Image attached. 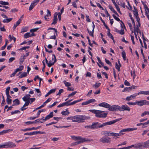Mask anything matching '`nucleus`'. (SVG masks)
<instances>
[{
  "label": "nucleus",
  "instance_id": "1",
  "mask_svg": "<svg viewBox=\"0 0 149 149\" xmlns=\"http://www.w3.org/2000/svg\"><path fill=\"white\" fill-rule=\"evenodd\" d=\"M122 118H120L111 121L109 122L103 123L102 124H101L98 122H93L92 123V126L93 129H98L102 128L104 126L111 125L115 123L117 121L120 120Z\"/></svg>",
  "mask_w": 149,
  "mask_h": 149
},
{
  "label": "nucleus",
  "instance_id": "2",
  "mask_svg": "<svg viewBox=\"0 0 149 149\" xmlns=\"http://www.w3.org/2000/svg\"><path fill=\"white\" fill-rule=\"evenodd\" d=\"M90 118V117L87 116L83 115H77L74 116V120H72V122L78 123H83L84 122L85 120Z\"/></svg>",
  "mask_w": 149,
  "mask_h": 149
},
{
  "label": "nucleus",
  "instance_id": "3",
  "mask_svg": "<svg viewBox=\"0 0 149 149\" xmlns=\"http://www.w3.org/2000/svg\"><path fill=\"white\" fill-rule=\"evenodd\" d=\"M89 111L95 114V116L98 118H105L107 117L108 114L107 113H102L104 112V111L95 109L90 110Z\"/></svg>",
  "mask_w": 149,
  "mask_h": 149
},
{
  "label": "nucleus",
  "instance_id": "4",
  "mask_svg": "<svg viewBox=\"0 0 149 149\" xmlns=\"http://www.w3.org/2000/svg\"><path fill=\"white\" fill-rule=\"evenodd\" d=\"M149 147L147 141L143 143H139L135 144L136 149L147 148Z\"/></svg>",
  "mask_w": 149,
  "mask_h": 149
},
{
  "label": "nucleus",
  "instance_id": "5",
  "mask_svg": "<svg viewBox=\"0 0 149 149\" xmlns=\"http://www.w3.org/2000/svg\"><path fill=\"white\" fill-rule=\"evenodd\" d=\"M2 148H11L16 146L15 144L11 141H8L2 145Z\"/></svg>",
  "mask_w": 149,
  "mask_h": 149
},
{
  "label": "nucleus",
  "instance_id": "6",
  "mask_svg": "<svg viewBox=\"0 0 149 149\" xmlns=\"http://www.w3.org/2000/svg\"><path fill=\"white\" fill-rule=\"evenodd\" d=\"M120 107L117 105H114L111 106L108 110L111 111H120Z\"/></svg>",
  "mask_w": 149,
  "mask_h": 149
},
{
  "label": "nucleus",
  "instance_id": "7",
  "mask_svg": "<svg viewBox=\"0 0 149 149\" xmlns=\"http://www.w3.org/2000/svg\"><path fill=\"white\" fill-rule=\"evenodd\" d=\"M100 141L103 143H110L111 140L109 137L104 136L100 139Z\"/></svg>",
  "mask_w": 149,
  "mask_h": 149
},
{
  "label": "nucleus",
  "instance_id": "8",
  "mask_svg": "<svg viewBox=\"0 0 149 149\" xmlns=\"http://www.w3.org/2000/svg\"><path fill=\"white\" fill-rule=\"evenodd\" d=\"M145 105H149V102L145 100H143L139 101L137 100V105L142 106Z\"/></svg>",
  "mask_w": 149,
  "mask_h": 149
},
{
  "label": "nucleus",
  "instance_id": "9",
  "mask_svg": "<svg viewBox=\"0 0 149 149\" xmlns=\"http://www.w3.org/2000/svg\"><path fill=\"white\" fill-rule=\"evenodd\" d=\"M82 100L83 99H80L74 101L72 102H71L70 103H69V102L67 101L64 103H63V104L64 106H68L70 105L74 104L76 103L79 102Z\"/></svg>",
  "mask_w": 149,
  "mask_h": 149
},
{
  "label": "nucleus",
  "instance_id": "10",
  "mask_svg": "<svg viewBox=\"0 0 149 149\" xmlns=\"http://www.w3.org/2000/svg\"><path fill=\"white\" fill-rule=\"evenodd\" d=\"M79 139H78V140H79L78 141V143L79 144L82 143H84L86 141H93L92 139H86L85 138H83L79 136Z\"/></svg>",
  "mask_w": 149,
  "mask_h": 149
},
{
  "label": "nucleus",
  "instance_id": "11",
  "mask_svg": "<svg viewBox=\"0 0 149 149\" xmlns=\"http://www.w3.org/2000/svg\"><path fill=\"white\" fill-rule=\"evenodd\" d=\"M40 0H35L33 1L31 3V4L29 7V10L30 11L35 6L37 5Z\"/></svg>",
  "mask_w": 149,
  "mask_h": 149
},
{
  "label": "nucleus",
  "instance_id": "12",
  "mask_svg": "<svg viewBox=\"0 0 149 149\" xmlns=\"http://www.w3.org/2000/svg\"><path fill=\"white\" fill-rule=\"evenodd\" d=\"M120 111H130V108L127 105H123L120 107Z\"/></svg>",
  "mask_w": 149,
  "mask_h": 149
},
{
  "label": "nucleus",
  "instance_id": "13",
  "mask_svg": "<svg viewBox=\"0 0 149 149\" xmlns=\"http://www.w3.org/2000/svg\"><path fill=\"white\" fill-rule=\"evenodd\" d=\"M92 23L93 24V25L92 26L90 27V28H91V29H92V31H90L88 29H87V30L88 31V32L89 35L90 36H91L93 37V36H94L93 33H94V29L95 27V26L94 24V22H93Z\"/></svg>",
  "mask_w": 149,
  "mask_h": 149
},
{
  "label": "nucleus",
  "instance_id": "14",
  "mask_svg": "<svg viewBox=\"0 0 149 149\" xmlns=\"http://www.w3.org/2000/svg\"><path fill=\"white\" fill-rule=\"evenodd\" d=\"M99 106L108 109H109L111 106L110 104L106 102H102L100 103L99 104Z\"/></svg>",
  "mask_w": 149,
  "mask_h": 149
},
{
  "label": "nucleus",
  "instance_id": "15",
  "mask_svg": "<svg viewBox=\"0 0 149 149\" xmlns=\"http://www.w3.org/2000/svg\"><path fill=\"white\" fill-rule=\"evenodd\" d=\"M121 26L122 28L120 30H118L116 28H115V31L117 33H118L121 35H124L125 33L123 29V28L122 25L121 24Z\"/></svg>",
  "mask_w": 149,
  "mask_h": 149
},
{
  "label": "nucleus",
  "instance_id": "16",
  "mask_svg": "<svg viewBox=\"0 0 149 149\" xmlns=\"http://www.w3.org/2000/svg\"><path fill=\"white\" fill-rule=\"evenodd\" d=\"M137 86H132L129 87H126L125 88L123 91V92H125V91H131L132 89H135L136 88V87Z\"/></svg>",
  "mask_w": 149,
  "mask_h": 149
},
{
  "label": "nucleus",
  "instance_id": "17",
  "mask_svg": "<svg viewBox=\"0 0 149 149\" xmlns=\"http://www.w3.org/2000/svg\"><path fill=\"white\" fill-rule=\"evenodd\" d=\"M53 56H54V62L53 63H51L52 61H49V62L48 63H47V65L48 67H50L52 65H53L55 63L56 61V57L55 56V55L54 54H53Z\"/></svg>",
  "mask_w": 149,
  "mask_h": 149
},
{
  "label": "nucleus",
  "instance_id": "18",
  "mask_svg": "<svg viewBox=\"0 0 149 149\" xmlns=\"http://www.w3.org/2000/svg\"><path fill=\"white\" fill-rule=\"evenodd\" d=\"M58 20L57 14L56 13L54 15V19L53 22L51 24H55L57 22Z\"/></svg>",
  "mask_w": 149,
  "mask_h": 149
},
{
  "label": "nucleus",
  "instance_id": "19",
  "mask_svg": "<svg viewBox=\"0 0 149 149\" xmlns=\"http://www.w3.org/2000/svg\"><path fill=\"white\" fill-rule=\"evenodd\" d=\"M137 95V94H135L131 95L130 96L127 97L126 98V100L127 101H130L132 99H133L135 98Z\"/></svg>",
  "mask_w": 149,
  "mask_h": 149
},
{
  "label": "nucleus",
  "instance_id": "20",
  "mask_svg": "<svg viewBox=\"0 0 149 149\" xmlns=\"http://www.w3.org/2000/svg\"><path fill=\"white\" fill-rule=\"evenodd\" d=\"M13 131V130L12 129H9L8 130H3L0 132V135H3L5 134L10 132Z\"/></svg>",
  "mask_w": 149,
  "mask_h": 149
},
{
  "label": "nucleus",
  "instance_id": "21",
  "mask_svg": "<svg viewBox=\"0 0 149 149\" xmlns=\"http://www.w3.org/2000/svg\"><path fill=\"white\" fill-rule=\"evenodd\" d=\"M137 129V128H128L127 129H123L122 130V131L123 132H129L133 131L135 130H136Z\"/></svg>",
  "mask_w": 149,
  "mask_h": 149
},
{
  "label": "nucleus",
  "instance_id": "22",
  "mask_svg": "<svg viewBox=\"0 0 149 149\" xmlns=\"http://www.w3.org/2000/svg\"><path fill=\"white\" fill-rule=\"evenodd\" d=\"M25 102H26L24 104V105L23 107H21V108L20 109V110L24 111L27 108H24V107H25L28 106L29 105L30 102V101H26Z\"/></svg>",
  "mask_w": 149,
  "mask_h": 149
},
{
  "label": "nucleus",
  "instance_id": "23",
  "mask_svg": "<svg viewBox=\"0 0 149 149\" xmlns=\"http://www.w3.org/2000/svg\"><path fill=\"white\" fill-rule=\"evenodd\" d=\"M13 103L12 104V106L19 105L20 104V102L18 99H16L13 101Z\"/></svg>",
  "mask_w": 149,
  "mask_h": 149
},
{
  "label": "nucleus",
  "instance_id": "24",
  "mask_svg": "<svg viewBox=\"0 0 149 149\" xmlns=\"http://www.w3.org/2000/svg\"><path fill=\"white\" fill-rule=\"evenodd\" d=\"M140 94L149 95V91H141L137 93V95H138Z\"/></svg>",
  "mask_w": 149,
  "mask_h": 149
},
{
  "label": "nucleus",
  "instance_id": "25",
  "mask_svg": "<svg viewBox=\"0 0 149 149\" xmlns=\"http://www.w3.org/2000/svg\"><path fill=\"white\" fill-rule=\"evenodd\" d=\"M53 116V112H51L49 114L47 115L45 118V120H46L49 119L50 118L52 117Z\"/></svg>",
  "mask_w": 149,
  "mask_h": 149
},
{
  "label": "nucleus",
  "instance_id": "26",
  "mask_svg": "<svg viewBox=\"0 0 149 149\" xmlns=\"http://www.w3.org/2000/svg\"><path fill=\"white\" fill-rule=\"evenodd\" d=\"M25 55L24 54H22L20 58L19 64L21 65L24 62V60L25 59Z\"/></svg>",
  "mask_w": 149,
  "mask_h": 149
},
{
  "label": "nucleus",
  "instance_id": "27",
  "mask_svg": "<svg viewBox=\"0 0 149 149\" xmlns=\"http://www.w3.org/2000/svg\"><path fill=\"white\" fill-rule=\"evenodd\" d=\"M123 132L122 131V130L120 131L119 133H113V136H114V137H113L114 138H118L117 137L118 136H120L122 135V134H121V132Z\"/></svg>",
  "mask_w": 149,
  "mask_h": 149
},
{
  "label": "nucleus",
  "instance_id": "28",
  "mask_svg": "<svg viewBox=\"0 0 149 149\" xmlns=\"http://www.w3.org/2000/svg\"><path fill=\"white\" fill-rule=\"evenodd\" d=\"M134 31L136 32L137 34H138L139 32L140 34H141V32L140 30L139 29V27L137 26L136 27L135 26H134Z\"/></svg>",
  "mask_w": 149,
  "mask_h": 149
},
{
  "label": "nucleus",
  "instance_id": "29",
  "mask_svg": "<svg viewBox=\"0 0 149 149\" xmlns=\"http://www.w3.org/2000/svg\"><path fill=\"white\" fill-rule=\"evenodd\" d=\"M142 128H144L147 127L149 125V122L148 120L146 122L142 123Z\"/></svg>",
  "mask_w": 149,
  "mask_h": 149
},
{
  "label": "nucleus",
  "instance_id": "30",
  "mask_svg": "<svg viewBox=\"0 0 149 149\" xmlns=\"http://www.w3.org/2000/svg\"><path fill=\"white\" fill-rule=\"evenodd\" d=\"M38 120H35V121L33 122L28 121L26 122L25 123L27 125H30L32 124L36 123H38Z\"/></svg>",
  "mask_w": 149,
  "mask_h": 149
},
{
  "label": "nucleus",
  "instance_id": "31",
  "mask_svg": "<svg viewBox=\"0 0 149 149\" xmlns=\"http://www.w3.org/2000/svg\"><path fill=\"white\" fill-rule=\"evenodd\" d=\"M13 19L12 18H8L7 17L6 19H4L3 21V23H8L11 21Z\"/></svg>",
  "mask_w": 149,
  "mask_h": 149
},
{
  "label": "nucleus",
  "instance_id": "32",
  "mask_svg": "<svg viewBox=\"0 0 149 149\" xmlns=\"http://www.w3.org/2000/svg\"><path fill=\"white\" fill-rule=\"evenodd\" d=\"M134 10H133L134 14L135 16H137L138 15V12L137 9L134 6Z\"/></svg>",
  "mask_w": 149,
  "mask_h": 149
},
{
  "label": "nucleus",
  "instance_id": "33",
  "mask_svg": "<svg viewBox=\"0 0 149 149\" xmlns=\"http://www.w3.org/2000/svg\"><path fill=\"white\" fill-rule=\"evenodd\" d=\"M70 113L69 111H68L67 109L66 111H62L61 113L63 115H68V114Z\"/></svg>",
  "mask_w": 149,
  "mask_h": 149
},
{
  "label": "nucleus",
  "instance_id": "34",
  "mask_svg": "<svg viewBox=\"0 0 149 149\" xmlns=\"http://www.w3.org/2000/svg\"><path fill=\"white\" fill-rule=\"evenodd\" d=\"M27 75L26 72H24L21 74L19 77V78H21L23 77H25Z\"/></svg>",
  "mask_w": 149,
  "mask_h": 149
},
{
  "label": "nucleus",
  "instance_id": "35",
  "mask_svg": "<svg viewBox=\"0 0 149 149\" xmlns=\"http://www.w3.org/2000/svg\"><path fill=\"white\" fill-rule=\"evenodd\" d=\"M101 83H97V82H96L95 84L93 86L94 87L95 89L97 88L100 85Z\"/></svg>",
  "mask_w": 149,
  "mask_h": 149
},
{
  "label": "nucleus",
  "instance_id": "36",
  "mask_svg": "<svg viewBox=\"0 0 149 149\" xmlns=\"http://www.w3.org/2000/svg\"><path fill=\"white\" fill-rule=\"evenodd\" d=\"M9 38L10 39V41H11L12 40H13L14 42H15V41L16 40V38L14 37V36H13L12 37L10 35H9L8 36Z\"/></svg>",
  "mask_w": 149,
  "mask_h": 149
},
{
  "label": "nucleus",
  "instance_id": "37",
  "mask_svg": "<svg viewBox=\"0 0 149 149\" xmlns=\"http://www.w3.org/2000/svg\"><path fill=\"white\" fill-rule=\"evenodd\" d=\"M148 115L149 116V111H145L141 114V117H143L144 116L146 115Z\"/></svg>",
  "mask_w": 149,
  "mask_h": 149
},
{
  "label": "nucleus",
  "instance_id": "38",
  "mask_svg": "<svg viewBox=\"0 0 149 149\" xmlns=\"http://www.w3.org/2000/svg\"><path fill=\"white\" fill-rule=\"evenodd\" d=\"M28 28V27H26L22 28L21 33H23L27 31Z\"/></svg>",
  "mask_w": 149,
  "mask_h": 149
},
{
  "label": "nucleus",
  "instance_id": "39",
  "mask_svg": "<svg viewBox=\"0 0 149 149\" xmlns=\"http://www.w3.org/2000/svg\"><path fill=\"white\" fill-rule=\"evenodd\" d=\"M122 56L124 61L126 60V53L124 51H123L122 53Z\"/></svg>",
  "mask_w": 149,
  "mask_h": 149
},
{
  "label": "nucleus",
  "instance_id": "40",
  "mask_svg": "<svg viewBox=\"0 0 149 149\" xmlns=\"http://www.w3.org/2000/svg\"><path fill=\"white\" fill-rule=\"evenodd\" d=\"M0 4L3 5H9V3L8 2H5L0 1Z\"/></svg>",
  "mask_w": 149,
  "mask_h": 149
},
{
  "label": "nucleus",
  "instance_id": "41",
  "mask_svg": "<svg viewBox=\"0 0 149 149\" xmlns=\"http://www.w3.org/2000/svg\"><path fill=\"white\" fill-rule=\"evenodd\" d=\"M116 7L117 11L120 14H122L121 13L120 11V8L118 6V5L116 3V4L114 5Z\"/></svg>",
  "mask_w": 149,
  "mask_h": 149
},
{
  "label": "nucleus",
  "instance_id": "42",
  "mask_svg": "<svg viewBox=\"0 0 149 149\" xmlns=\"http://www.w3.org/2000/svg\"><path fill=\"white\" fill-rule=\"evenodd\" d=\"M35 134V131L33 132H27L26 133H25L24 134V135H33Z\"/></svg>",
  "mask_w": 149,
  "mask_h": 149
},
{
  "label": "nucleus",
  "instance_id": "43",
  "mask_svg": "<svg viewBox=\"0 0 149 149\" xmlns=\"http://www.w3.org/2000/svg\"><path fill=\"white\" fill-rule=\"evenodd\" d=\"M63 82L65 84V85L66 86H71V84L69 82H67L66 81H64Z\"/></svg>",
  "mask_w": 149,
  "mask_h": 149
},
{
  "label": "nucleus",
  "instance_id": "44",
  "mask_svg": "<svg viewBox=\"0 0 149 149\" xmlns=\"http://www.w3.org/2000/svg\"><path fill=\"white\" fill-rule=\"evenodd\" d=\"M114 19H115L116 20H117V21H120V22L123 24V26H124V28H125V25L124 24V23H123V22H122V21L121 20H120V19L117 17H116Z\"/></svg>",
  "mask_w": 149,
  "mask_h": 149
},
{
  "label": "nucleus",
  "instance_id": "45",
  "mask_svg": "<svg viewBox=\"0 0 149 149\" xmlns=\"http://www.w3.org/2000/svg\"><path fill=\"white\" fill-rule=\"evenodd\" d=\"M30 33H27L24 35V37L25 38H27L30 37Z\"/></svg>",
  "mask_w": 149,
  "mask_h": 149
},
{
  "label": "nucleus",
  "instance_id": "46",
  "mask_svg": "<svg viewBox=\"0 0 149 149\" xmlns=\"http://www.w3.org/2000/svg\"><path fill=\"white\" fill-rule=\"evenodd\" d=\"M115 67L118 70V71H120V67L121 66H120L119 65H118L117 63H116L115 64Z\"/></svg>",
  "mask_w": 149,
  "mask_h": 149
},
{
  "label": "nucleus",
  "instance_id": "47",
  "mask_svg": "<svg viewBox=\"0 0 149 149\" xmlns=\"http://www.w3.org/2000/svg\"><path fill=\"white\" fill-rule=\"evenodd\" d=\"M12 99L10 98H7L6 102L8 104H10L12 103Z\"/></svg>",
  "mask_w": 149,
  "mask_h": 149
},
{
  "label": "nucleus",
  "instance_id": "48",
  "mask_svg": "<svg viewBox=\"0 0 149 149\" xmlns=\"http://www.w3.org/2000/svg\"><path fill=\"white\" fill-rule=\"evenodd\" d=\"M35 134H45L46 133L44 132H41V131H35Z\"/></svg>",
  "mask_w": 149,
  "mask_h": 149
},
{
  "label": "nucleus",
  "instance_id": "49",
  "mask_svg": "<svg viewBox=\"0 0 149 149\" xmlns=\"http://www.w3.org/2000/svg\"><path fill=\"white\" fill-rule=\"evenodd\" d=\"M43 118L41 119H37V120H38V121H39L38 122V123L39 122L42 123H43L45 121H46V120H45V118L44 119Z\"/></svg>",
  "mask_w": 149,
  "mask_h": 149
},
{
  "label": "nucleus",
  "instance_id": "50",
  "mask_svg": "<svg viewBox=\"0 0 149 149\" xmlns=\"http://www.w3.org/2000/svg\"><path fill=\"white\" fill-rule=\"evenodd\" d=\"M22 99L24 101H29V99L27 98L26 95L22 98Z\"/></svg>",
  "mask_w": 149,
  "mask_h": 149
},
{
  "label": "nucleus",
  "instance_id": "51",
  "mask_svg": "<svg viewBox=\"0 0 149 149\" xmlns=\"http://www.w3.org/2000/svg\"><path fill=\"white\" fill-rule=\"evenodd\" d=\"M39 29V28H34V29H32L30 30V32L32 33V32H36V31H37Z\"/></svg>",
  "mask_w": 149,
  "mask_h": 149
},
{
  "label": "nucleus",
  "instance_id": "52",
  "mask_svg": "<svg viewBox=\"0 0 149 149\" xmlns=\"http://www.w3.org/2000/svg\"><path fill=\"white\" fill-rule=\"evenodd\" d=\"M109 8L114 13L116 12L113 8L110 5L109 6Z\"/></svg>",
  "mask_w": 149,
  "mask_h": 149
},
{
  "label": "nucleus",
  "instance_id": "53",
  "mask_svg": "<svg viewBox=\"0 0 149 149\" xmlns=\"http://www.w3.org/2000/svg\"><path fill=\"white\" fill-rule=\"evenodd\" d=\"M63 91V90L62 89H60L58 93L57 94V95H60L62 93Z\"/></svg>",
  "mask_w": 149,
  "mask_h": 149
},
{
  "label": "nucleus",
  "instance_id": "54",
  "mask_svg": "<svg viewBox=\"0 0 149 149\" xmlns=\"http://www.w3.org/2000/svg\"><path fill=\"white\" fill-rule=\"evenodd\" d=\"M144 8L145 10V12L146 13V12H147V13H149V9L147 5L145 6Z\"/></svg>",
  "mask_w": 149,
  "mask_h": 149
},
{
  "label": "nucleus",
  "instance_id": "55",
  "mask_svg": "<svg viewBox=\"0 0 149 149\" xmlns=\"http://www.w3.org/2000/svg\"><path fill=\"white\" fill-rule=\"evenodd\" d=\"M105 61L106 63L107 64H109L110 66H112V64L111 63L109 60L105 59Z\"/></svg>",
  "mask_w": 149,
  "mask_h": 149
},
{
  "label": "nucleus",
  "instance_id": "56",
  "mask_svg": "<svg viewBox=\"0 0 149 149\" xmlns=\"http://www.w3.org/2000/svg\"><path fill=\"white\" fill-rule=\"evenodd\" d=\"M77 93V92L76 91L72 92V93L69 94L68 95V97H69L71 96H73L74 95Z\"/></svg>",
  "mask_w": 149,
  "mask_h": 149
},
{
  "label": "nucleus",
  "instance_id": "57",
  "mask_svg": "<svg viewBox=\"0 0 149 149\" xmlns=\"http://www.w3.org/2000/svg\"><path fill=\"white\" fill-rule=\"evenodd\" d=\"M124 84L125 86H130V84L126 80L124 82Z\"/></svg>",
  "mask_w": 149,
  "mask_h": 149
},
{
  "label": "nucleus",
  "instance_id": "58",
  "mask_svg": "<svg viewBox=\"0 0 149 149\" xmlns=\"http://www.w3.org/2000/svg\"><path fill=\"white\" fill-rule=\"evenodd\" d=\"M15 57H11L8 60V62L9 63H10L12 62L14 60H15Z\"/></svg>",
  "mask_w": 149,
  "mask_h": 149
},
{
  "label": "nucleus",
  "instance_id": "59",
  "mask_svg": "<svg viewBox=\"0 0 149 149\" xmlns=\"http://www.w3.org/2000/svg\"><path fill=\"white\" fill-rule=\"evenodd\" d=\"M10 87L9 86H8L6 88V94L9 93V91H10Z\"/></svg>",
  "mask_w": 149,
  "mask_h": 149
},
{
  "label": "nucleus",
  "instance_id": "60",
  "mask_svg": "<svg viewBox=\"0 0 149 149\" xmlns=\"http://www.w3.org/2000/svg\"><path fill=\"white\" fill-rule=\"evenodd\" d=\"M109 131H103L102 132V134L106 136L107 135L108 136L109 134Z\"/></svg>",
  "mask_w": 149,
  "mask_h": 149
},
{
  "label": "nucleus",
  "instance_id": "61",
  "mask_svg": "<svg viewBox=\"0 0 149 149\" xmlns=\"http://www.w3.org/2000/svg\"><path fill=\"white\" fill-rule=\"evenodd\" d=\"M20 112V111L19 110H15L14 111H12L11 112V114L12 115H13L15 113H18Z\"/></svg>",
  "mask_w": 149,
  "mask_h": 149
},
{
  "label": "nucleus",
  "instance_id": "62",
  "mask_svg": "<svg viewBox=\"0 0 149 149\" xmlns=\"http://www.w3.org/2000/svg\"><path fill=\"white\" fill-rule=\"evenodd\" d=\"M107 35L109 38H111V39H113V35L110 33V32H109V33H107Z\"/></svg>",
  "mask_w": 149,
  "mask_h": 149
},
{
  "label": "nucleus",
  "instance_id": "63",
  "mask_svg": "<svg viewBox=\"0 0 149 149\" xmlns=\"http://www.w3.org/2000/svg\"><path fill=\"white\" fill-rule=\"evenodd\" d=\"M56 89H52L50 90L48 92L50 93V94H51L52 93H54L56 91Z\"/></svg>",
  "mask_w": 149,
  "mask_h": 149
},
{
  "label": "nucleus",
  "instance_id": "64",
  "mask_svg": "<svg viewBox=\"0 0 149 149\" xmlns=\"http://www.w3.org/2000/svg\"><path fill=\"white\" fill-rule=\"evenodd\" d=\"M88 102L90 104L91 103L95 102L96 101V100H95L93 99H92L88 100Z\"/></svg>",
  "mask_w": 149,
  "mask_h": 149
}]
</instances>
